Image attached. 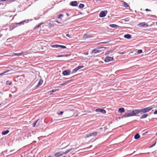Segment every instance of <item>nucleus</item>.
Instances as JSON below:
<instances>
[{
	"label": "nucleus",
	"mask_w": 157,
	"mask_h": 157,
	"mask_svg": "<svg viewBox=\"0 0 157 157\" xmlns=\"http://www.w3.org/2000/svg\"><path fill=\"white\" fill-rule=\"evenodd\" d=\"M63 15L62 14H59L58 16V18H61V17H63Z\"/></svg>",
	"instance_id": "obj_38"
},
{
	"label": "nucleus",
	"mask_w": 157,
	"mask_h": 157,
	"mask_svg": "<svg viewBox=\"0 0 157 157\" xmlns=\"http://www.w3.org/2000/svg\"><path fill=\"white\" fill-rule=\"evenodd\" d=\"M145 11H151V10H149V9H145Z\"/></svg>",
	"instance_id": "obj_43"
},
{
	"label": "nucleus",
	"mask_w": 157,
	"mask_h": 157,
	"mask_svg": "<svg viewBox=\"0 0 157 157\" xmlns=\"http://www.w3.org/2000/svg\"><path fill=\"white\" fill-rule=\"evenodd\" d=\"M113 57L107 56L105 58L104 61L106 62H108L113 61Z\"/></svg>",
	"instance_id": "obj_6"
},
{
	"label": "nucleus",
	"mask_w": 157,
	"mask_h": 157,
	"mask_svg": "<svg viewBox=\"0 0 157 157\" xmlns=\"http://www.w3.org/2000/svg\"><path fill=\"white\" fill-rule=\"evenodd\" d=\"M63 113V111H61L60 113H58V114L59 115H61Z\"/></svg>",
	"instance_id": "obj_39"
},
{
	"label": "nucleus",
	"mask_w": 157,
	"mask_h": 157,
	"mask_svg": "<svg viewBox=\"0 0 157 157\" xmlns=\"http://www.w3.org/2000/svg\"><path fill=\"white\" fill-rule=\"evenodd\" d=\"M83 67H84V66H78V67H77V68L78 70H79V69H80L82 68Z\"/></svg>",
	"instance_id": "obj_34"
},
{
	"label": "nucleus",
	"mask_w": 157,
	"mask_h": 157,
	"mask_svg": "<svg viewBox=\"0 0 157 157\" xmlns=\"http://www.w3.org/2000/svg\"><path fill=\"white\" fill-rule=\"evenodd\" d=\"M49 157H53L52 156H49Z\"/></svg>",
	"instance_id": "obj_54"
},
{
	"label": "nucleus",
	"mask_w": 157,
	"mask_h": 157,
	"mask_svg": "<svg viewBox=\"0 0 157 157\" xmlns=\"http://www.w3.org/2000/svg\"><path fill=\"white\" fill-rule=\"evenodd\" d=\"M100 52V51L98 50L95 49L93 50L92 51L91 53L92 54L97 53L98 52Z\"/></svg>",
	"instance_id": "obj_23"
},
{
	"label": "nucleus",
	"mask_w": 157,
	"mask_h": 157,
	"mask_svg": "<svg viewBox=\"0 0 157 157\" xmlns=\"http://www.w3.org/2000/svg\"><path fill=\"white\" fill-rule=\"evenodd\" d=\"M16 151L14 150H11L10 151V154H12L14 153H16Z\"/></svg>",
	"instance_id": "obj_30"
},
{
	"label": "nucleus",
	"mask_w": 157,
	"mask_h": 157,
	"mask_svg": "<svg viewBox=\"0 0 157 157\" xmlns=\"http://www.w3.org/2000/svg\"><path fill=\"white\" fill-rule=\"evenodd\" d=\"M70 5L72 6H76L78 5L77 2V1H73L71 2L70 3Z\"/></svg>",
	"instance_id": "obj_11"
},
{
	"label": "nucleus",
	"mask_w": 157,
	"mask_h": 157,
	"mask_svg": "<svg viewBox=\"0 0 157 157\" xmlns=\"http://www.w3.org/2000/svg\"><path fill=\"white\" fill-rule=\"evenodd\" d=\"M95 111L97 112L101 113L103 114H105L106 113V111L102 109H97L95 110Z\"/></svg>",
	"instance_id": "obj_4"
},
{
	"label": "nucleus",
	"mask_w": 157,
	"mask_h": 157,
	"mask_svg": "<svg viewBox=\"0 0 157 157\" xmlns=\"http://www.w3.org/2000/svg\"><path fill=\"white\" fill-rule=\"evenodd\" d=\"M66 36H67V37H69L70 38H71V36L69 34H67L66 35Z\"/></svg>",
	"instance_id": "obj_40"
},
{
	"label": "nucleus",
	"mask_w": 157,
	"mask_h": 157,
	"mask_svg": "<svg viewBox=\"0 0 157 157\" xmlns=\"http://www.w3.org/2000/svg\"><path fill=\"white\" fill-rule=\"evenodd\" d=\"M43 82V80L42 79H40L37 85L36 86V87H38L41 85L42 84Z\"/></svg>",
	"instance_id": "obj_15"
},
{
	"label": "nucleus",
	"mask_w": 157,
	"mask_h": 157,
	"mask_svg": "<svg viewBox=\"0 0 157 157\" xmlns=\"http://www.w3.org/2000/svg\"><path fill=\"white\" fill-rule=\"evenodd\" d=\"M69 110H70V111H73V109Z\"/></svg>",
	"instance_id": "obj_55"
},
{
	"label": "nucleus",
	"mask_w": 157,
	"mask_h": 157,
	"mask_svg": "<svg viewBox=\"0 0 157 157\" xmlns=\"http://www.w3.org/2000/svg\"><path fill=\"white\" fill-rule=\"evenodd\" d=\"M108 43V42H101V43H100V44H102V43H103V44H105V43Z\"/></svg>",
	"instance_id": "obj_46"
},
{
	"label": "nucleus",
	"mask_w": 157,
	"mask_h": 157,
	"mask_svg": "<svg viewBox=\"0 0 157 157\" xmlns=\"http://www.w3.org/2000/svg\"><path fill=\"white\" fill-rule=\"evenodd\" d=\"M64 154V152L61 151H59L55 154V156L56 157H59L63 155Z\"/></svg>",
	"instance_id": "obj_8"
},
{
	"label": "nucleus",
	"mask_w": 157,
	"mask_h": 157,
	"mask_svg": "<svg viewBox=\"0 0 157 157\" xmlns=\"http://www.w3.org/2000/svg\"><path fill=\"white\" fill-rule=\"evenodd\" d=\"M109 26L111 28H115L118 27V26L115 24H111L109 25Z\"/></svg>",
	"instance_id": "obj_22"
},
{
	"label": "nucleus",
	"mask_w": 157,
	"mask_h": 157,
	"mask_svg": "<svg viewBox=\"0 0 157 157\" xmlns=\"http://www.w3.org/2000/svg\"><path fill=\"white\" fill-rule=\"evenodd\" d=\"M70 81H71V80H69L68 81H67L61 84L60 85L61 86H64V85H66L67 82H70Z\"/></svg>",
	"instance_id": "obj_29"
},
{
	"label": "nucleus",
	"mask_w": 157,
	"mask_h": 157,
	"mask_svg": "<svg viewBox=\"0 0 157 157\" xmlns=\"http://www.w3.org/2000/svg\"><path fill=\"white\" fill-rule=\"evenodd\" d=\"M142 52V50H139L137 51V53L138 54H140Z\"/></svg>",
	"instance_id": "obj_37"
},
{
	"label": "nucleus",
	"mask_w": 157,
	"mask_h": 157,
	"mask_svg": "<svg viewBox=\"0 0 157 157\" xmlns=\"http://www.w3.org/2000/svg\"><path fill=\"white\" fill-rule=\"evenodd\" d=\"M63 56H64V55H61L60 56H57V57H63Z\"/></svg>",
	"instance_id": "obj_45"
},
{
	"label": "nucleus",
	"mask_w": 157,
	"mask_h": 157,
	"mask_svg": "<svg viewBox=\"0 0 157 157\" xmlns=\"http://www.w3.org/2000/svg\"><path fill=\"white\" fill-rule=\"evenodd\" d=\"M59 45L58 44H55L51 45V47L52 48H56L59 47Z\"/></svg>",
	"instance_id": "obj_26"
},
{
	"label": "nucleus",
	"mask_w": 157,
	"mask_h": 157,
	"mask_svg": "<svg viewBox=\"0 0 157 157\" xmlns=\"http://www.w3.org/2000/svg\"><path fill=\"white\" fill-rule=\"evenodd\" d=\"M84 6V5L83 4H80L79 5V7L80 8H82Z\"/></svg>",
	"instance_id": "obj_31"
},
{
	"label": "nucleus",
	"mask_w": 157,
	"mask_h": 157,
	"mask_svg": "<svg viewBox=\"0 0 157 157\" xmlns=\"http://www.w3.org/2000/svg\"><path fill=\"white\" fill-rule=\"evenodd\" d=\"M152 108L151 107L145 108H144L140 109V114H141L144 113H146L150 111Z\"/></svg>",
	"instance_id": "obj_1"
},
{
	"label": "nucleus",
	"mask_w": 157,
	"mask_h": 157,
	"mask_svg": "<svg viewBox=\"0 0 157 157\" xmlns=\"http://www.w3.org/2000/svg\"><path fill=\"white\" fill-rule=\"evenodd\" d=\"M74 148L72 147L71 148H70L69 149L67 150L65 152H64V154H66L68 153L69 152L72 150L74 149Z\"/></svg>",
	"instance_id": "obj_16"
},
{
	"label": "nucleus",
	"mask_w": 157,
	"mask_h": 157,
	"mask_svg": "<svg viewBox=\"0 0 157 157\" xmlns=\"http://www.w3.org/2000/svg\"><path fill=\"white\" fill-rule=\"evenodd\" d=\"M62 74L63 75H69L70 74V71L69 70H65L63 72Z\"/></svg>",
	"instance_id": "obj_9"
},
{
	"label": "nucleus",
	"mask_w": 157,
	"mask_h": 157,
	"mask_svg": "<svg viewBox=\"0 0 157 157\" xmlns=\"http://www.w3.org/2000/svg\"><path fill=\"white\" fill-rule=\"evenodd\" d=\"M156 24L157 25V21L156 22Z\"/></svg>",
	"instance_id": "obj_57"
},
{
	"label": "nucleus",
	"mask_w": 157,
	"mask_h": 157,
	"mask_svg": "<svg viewBox=\"0 0 157 157\" xmlns=\"http://www.w3.org/2000/svg\"><path fill=\"white\" fill-rule=\"evenodd\" d=\"M59 47H60L62 48H66V46L61 45H59Z\"/></svg>",
	"instance_id": "obj_35"
},
{
	"label": "nucleus",
	"mask_w": 157,
	"mask_h": 157,
	"mask_svg": "<svg viewBox=\"0 0 157 157\" xmlns=\"http://www.w3.org/2000/svg\"><path fill=\"white\" fill-rule=\"evenodd\" d=\"M147 116L148 114H144L141 116L140 117V119H142L146 118L147 117Z\"/></svg>",
	"instance_id": "obj_19"
},
{
	"label": "nucleus",
	"mask_w": 157,
	"mask_h": 157,
	"mask_svg": "<svg viewBox=\"0 0 157 157\" xmlns=\"http://www.w3.org/2000/svg\"><path fill=\"white\" fill-rule=\"evenodd\" d=\"M67 16H69V14L68 13H67Z\"/></svg>",
	"instance_id": "obj_53"
},
{
	"label": "nucleus",
	"mask_w": 157,
	"mask_h": 157,
	"mask_svg": "<svg viewBox=\"0 0 157 157\" xmlns=\"http://www.w3.org/2000/svg\"><path fill=\"white\" fill-rule=\"evenodd\" d=\"M138 25L142 27H147L148 26L147 24H145V22H142L140 23Z\"/></svg>",
	"instance_id": "obj_12"
},
{
	"label": "nucleus",
	"mask_w": 157,
	"mask_h": 157,
	"mask_svg": "<svg viewBox=\"0 0 157 157\" xmlns=\"http://www.w3.org/2000/svg\"><path fill=\"white\" fill-rule=\"evenodd\" d=\"M107 13V10L101 11L99 14L100 17H104L106 16Z\"/></svg>",
	"instance_id": "obj_3"
},
{
	"label": "nucleus",
	"mask_w": 157,
	"mask_h": 157,
	"mask_svg": "<svg viewBox=\"0 0 157 157\" xmlns=\"http://www.w3.org/2000/svg\"><path fill=\"white\" fill-rule=\"evenodd\" d=\"M1 105V104H0V105Z\"/></svg>",
	"instance_id": "obj_60"
},
{
	"label": "nucleus",
	"mask_w": 157,
	"mask_h": 157,
	"mask_svg": "<svg viewBox=\"0 0 157 157\" xmlns=\"http://www.w3.org/2000/svg\"><path fill=\"white\" fill-rule=\"evenodd\" d=\"M97 132H94L91 133L87 134L86 136L87 137H89L90 136H95L97 135Z\"/></svg>",
	"instance_id": "obj_5"
},
{
	"label": "nucleus",
	"mask_w": 157,
	"mask_h": 157,
	"mask_svg": "<svg viewBox=\"0 0 157 157\" xmlns=\"http://www.w3.org/2000/svg\"><path fill=\"white\" fill-rule=\"evenodd\" d=\"M62 157H65V156H63Z\"/></svg>",
	"instance_id": "obj_59"
},
{
	"label": "nucleus",
	"mask_w": 157,
	"mask_h": 157,
	"mask_svg": "<svg viewBox=\"0 0 157 157\" xmlns=\"http://www.w3.org/2000/svg\"><path fill=\"white\" fill-rule=\"evenodd\" d=\"M92 146V145H91V146H90V147H91Z\"/></svg>",
	"instance_id": "obj_56"
},
{
	"label": "nucleus",
	"mask_w": 157,
	"mask_h": 157,
	"mask_svg": "<svg viewBox=\"0 0 157 157\" xmlns=\"http://www.w3.org/2000/svg\"><path fill=\"white\" fill-rule=\"evenodd\" d=\"M125 111V110L124 108H120L118 109V112L120 113H122L123 112H124Z\"/></svg>",
	"instance_id": "obj_18"
},
{
	"label": "nucleus",
	"mask_w": 157,
	"mask_h": 157,
	"mask_svg": "<svg viewBox=\"0 0 157 157\" xmlns=\"http://www.w3.org/2000/svg\"><path fill=\"white\" fill-rule=\"evenodd\" d=\"M56 22L58 23H59H59H61V22H59V21H56Z\"/></svg>",
	"instance_id": "obj_50"
},
{
	"label": "nucleus",
	"mask_w": 157,
	"mask_h": 157,
	"mask_svg": "<svg viewBox=\"0 0 157 157\" xmlns=\"http://www.w3.org/2000/svg\"><path fill=\"white\" fill-rule=\"evenodd\" d=\"M125 53V52H124L120 53V54H123Z\"/></svg>",
	"instance_id": "obj_48"
},
{
	"label": "nucleus",
	"mask_w": 157,
	"mask_h": 157,
	"mask_svg": "<svg viewBox=\"0 0 157 157\" xmlns=\"http://www.w3.org/2000/svg\"><path fill=\"white\" fill-rule=\"evenodd\" d=\"M113 50H110L109 51H106L105 53V55H109L110 53H112L113 51Z\"/></svg>",
	"instance_id": "obj_21"
},
{
	"label": "nucleus",
	"mask_w": 157,
	"mask_h": 157,
	"mask_svg": "<svg viewBox=\"0 0 157 157\" xmlns=\"http://www.w3.org/2000/svg\"><path fill=\"white\" fill-rule=\"evenodd\" d=\"M57 90H52V92H56Z\"/></svg>",
	"instance_id": "obj_47"
},
{
	"label": "nucleus",
	"mask_w": 157,
	"mask_h": 157,
	"mask_svg": "<svg viewBox=\"0 0 157 157\" xmlns=\"http://www.w3.org/2000/svg\"><path fill=\"white\" fill-rule=\"evenodd\" d=\"M43 24V23H40L39 24H38V25H36V26H35L34 28V29H37L38 28H39L41 25H42Z\"/></svg>",
	"instance_id": "obj_27"
},
{
	"label": "nucleus",
	"mask_w": 157,
	"mask_h": 157,
	"mask_svg": "<svg viewBox=\"0 0 157 157\" xmlns=\"http://www.w3.org/2000/svg\"><path fill=\"white\" fill-rule=\"evenodd\" d=\"M132 114L133 116H135L137 114L140 113V109H135L134 110H133L132 111Z\"/></svg>",
	"instance_id": "obj_2"
},
{
	"label": "nucleus",
	"mask_w": 157,
	"mask_h": 157,
	"mask_svg": "<svg viewBox=\"0 0 157 157\" xmlns=\"http://www.w3.org/2000/svg\"><path fill=\"white\" fill-rule=\"evenodd\" d=\"M9 71H5L3 73H0V76L4 75L5 73H6L7 72H8Z\"/></svg>",
	"instance_id": "obj_36"
},
{
	"label": "nucleus",
	"mask_w": 157,
	"mask_h": 157,
	"mask_svg": "<svg viewBox=\"0 0 157 157\" xmlns=\"http://www.w3.org/2000/svg\"><path fill=\"white\" fill-rule=\"evenodd\" d=\"M156 143V142H155V143L154 144H153L151 147H152L153 146H154L155 145V144Z\"/></svg>",
	"instance_id": "obj_44"
},
{
	"label": "nucleus",
	"mask_w": 157,
	"mask_h": 157,
	"mask_svg": "<svg viewBox=\"0 0 157 157\" xmlns=\"http://www.w3.org/2000/svg\"><path fill=\"white\" fill-rule=\"evenodd\" d=\"M49 25L50 26V27H53L54 26V25L51 24V23H50L49 24Z\"/></svg>",
	"instance_id": "obj_41"
},
{
	"label": "nucleus",
	"mask_w": 157,
	"mask_h": 157,
	"mask_svg": "<svg viewBox=\"0 0 157 157\" xmlns=\"http://www.w3.org/2000/svg\"><path fill=\"white\" fill-rule=\"evenodd\" d=\"M93 37V36L92 35H89L86 34H85L83 35V37L84 38L87 39L89 38H91Z\"/></svg>",
	"instance_id": "obj_10"
},
{
	"label": "nucleus",
	"mask_w": 157,
	"mask_h": 157,
	"mask_svg": "<svg viewBox=\"0 0 157 157\" xmlns=\"http://www.w3.org/2000/svg\"><path fill=\"white\" fill-rule=\"evenodd\" d=\"M122 2L123 3V6L125 7H129V6L126 2L122 1Z\"/></svg>",
	"instance_id": "obj_17"
},
{
	"label": "nucleus",
	"mask_w": 157,
	"mask_h": 157,
	"mask_svg": "<svg viewBox=\"0 0 157 157\" xmlns=\"http://www.w3.org/2000/svg\"><path fill=\"white\" fill-rule=\"evenodd\" d=\"M99 49L100 48H105V47H100L99 48H98Z\"/></svg>",
	"instance_id": "obj_51"
},
{
	"label": "nucleus",
	"mask_w": 157,
	"mask_h": 157,
	"mask_svg": "<svg viewBox=\"0 0 157 157\" xmlns=\"http://www.w3.org/2000/svg\"><path fill=\"white\" fill-rule=\"evenodd\" d=\"M140 137V136L138 133H136L134 136V138L136 140L138 139Z\"/></svg>",
	"instance_id": "obj_25"
},
{
	"label": "nucleus",
	"mask_w": 157,
	"mask_h": 157,
	"mask_svg": "<svg viewBox=\"0 0 157 157\" xmlns=\"http://www.w3.org/2000/svg\"><path fill=\"white\" fill-rule=\"evenodd\" d=\"M29 20H24L21 22H19L17 23L18 24H24V23H25V22H27V23L28 21H29Z\"/></svg>",
	"instance_id": "obj_24"
},
{
	"label": "nucleus",
	"mask_w": 157,
	"mask_h": 157,
	"mask_svg": "<svg viewBox=\"0 0 157 157\" xmlns=\"http://www.w3.org/2000/svg\"><path fill=\"white\" fill-rule=\"evenodd\" d=\"M131 116H133L132 111H130L129 113H125L123 116L121 117L123 118V117H128Z\"/></svg>",
	"instance_id": "obj_7"
},
{
	"label": "nucleus",
	"mask_w": 157,
	"mask_h": 157,
	"mask_svg": "<svg viewBox=\"0 0 157 157\" xmlns=\"http://www.w3.org/2000/svg\"><path fill=\"white\" fill-rule=\"evenodd\" d=\"M88 54V53H87L86 55H87Z\"/></svg>",
	"instance_id": "obj_58"
},
{
	"label": "nucleus",
	"mask_w": 157,
	"mask_h": 157,
	"mask_svg": "<svg viewBox=\"0 0 157 157\" xmlns=\"http://www.w3.org/2000/svg\"><path fill=\"white\" fill-rule=\"evenodd\" d=\"M78 70L77 69V67L75 68L73 70L72 73H76Z\"/></svg>",
	"instance_id": "obj_28"
},
{
	"label": "nucleus",
	"mask_w": 157,
	"mask_h": 157,
	"mask_svg": "<svg viewBox=\"0 0 157 157\" xmlns=\"http://www.w3.org/2000/svg\"><path fill=\"white\" fill-rule=\"evenodd\" d=\"M6 83L7 85H10L12 84L11 81H6Z\"/></svg>",
	"instance_id": "obj_32"
},
{
	"label": "nucleus",
	"mask_w": 157,
	"mask_h": 157,
	"mask_svg": "<svg viewBox=\"0 0 157 157\" xmlns=\"http://www.w3.org/2000/svg\"><path fill=\"white\" fill-rule=\"evenodd\" d=\"M154 113L155 114H157V110H155L154 112Z\"/></svg>",
	"instance_id": "obj_42"
},
{
	"label": "nucleus",
	"mask_w": 157,
	"mask_h": 157,
	"mask_svg": "<svg viewBox=\"0 0 157 157\" xmlns=\"http://www.w3.org/2000/svg\"><path fill=\"white\" fill-rule=\"evenodd\" d=\"M124 37L128 39H129L131 37V36L129 34H125L124 36Z\"/></svg>",
	"instance_id": "obj_14"
},
{
	"label": "nucleus",
	"mask_w": 157,
	"mask_h": 157,
	"mask_svg": "<svg viewBox=\"0 0 157 157\" xmlns=\"http://www.w3.org/2000/svg\"><path fill=\"white\" fill-rule=\"evenodd\" d=\"M123 70H118V71H117V72H118V71H123Z\"/></svg>",
	"instance_id": "obj_52"
},
{
	"label": "nucleus",
	"mask_w": 157,
	"mask_h": 157,
	"mask_svg": "<svg viewBox=\"0 0 157 157\" xmlns=\"http://www.w3.org/2000/svg\"><path fill=\"white\" fill-rule=\"evenodd\" d=\"M9 132L8 130L3 131L2 132V135H6L8 134Z\"/></svg>",
	"instance_id": "obj_20"
},
{
	"label": "nucleus",
	"mask_w": 157,
	"mask_h": 157,
	"mask_svg": "<svg viewBox=\"0 0 157 157\" xmlns=\"http://www.w3.org/2000/svg\"><path fill=\"white\" fill-rule=\"evenodd\" d=\"M14 28V27H12V28H10V30H13Z\"/></svg>",
	"instance_id": "obj_49"
},
{
	"label": "nucleus",
	"mask_w": 157,
	"mask_h": 157,
	"mask_svg": "<svg viewBox=\"0 0 157 157\" xmlns=\"http://www.w3.org/2000/svg\"><path fill=\"white\" fill-rule=\"evenodd\" d=\"M39 119H38L33 124V127H35L36 124L37 122L38 121Z\"/></svg>",
	"instance_id": "obj_33"
},
{
	"label": "nucleus",
	"mask_w": 157,
	"mask_h": 157,
	"mask_svg": "<svg viewBox=\"0 0 157 157\" xmlns=\"http://www.w3.org/2000/svg\"><path fill=\"white\" fill-rule=\"evenodd\" d=\"M24 52H21L20 53H13V55L14 56H20L22 54H23Z\"/></svg>",
	"instance_id": "obj_13"
}]
</instances>
